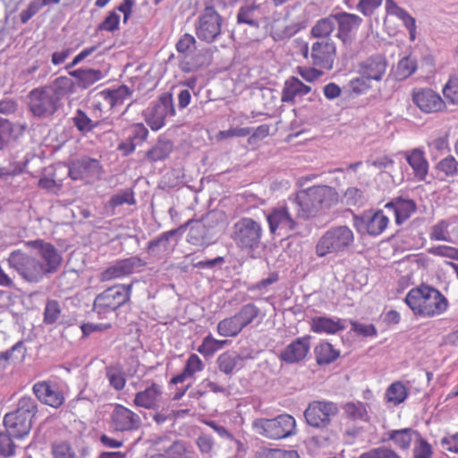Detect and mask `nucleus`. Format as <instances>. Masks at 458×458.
<instances>
[{
  "instance_id": "nucleus-1",
  "label": "nucleus",
  "mask_w": 458,
  "mask_h": 458,
  "mask_svg": "<svg viewBox=\"0 0 458 458\" xmlns=\"http://www.w3.org/2000/svg\"><path fill=\"white\" fill-rule=\"evenodd\" d=\"M35 248L33 254L20 250H13L7 258V263L18 275L30 284H38L45 276L57 272L63 259L56 248L41 240L29 242Z\"/></svg>"
},
{
  "instance_id": "nucleus-2",
  "label": "nucleus",
  "mask_w": 458,
  "mask_h": 458,
  "mask_svg": "<svg viewBox=\"0 0 458 458\" xmlns=\"http://www.w3.org/2000/svg\"><path fill=\"white\" fill-rule=\"evenodd\" d=\"M337 191L327 185L312 186L299 191L289 201L296 208V217L307 220L321 210L328 209L338 203Z\"/></svg>"
},
{
  "instance_id": "nucleus-3",
  "label": "nucleus",
  "mask_w": 458,
  "mask_h": 458,
  "mask_svg": "<svg viewBox=\"0 0 458 458\" xmlns=\"http://www.w3.org/2000/svg\"><path fill=\"white\" fill-rule=\"evenodd\" d=\"M404 301L415 315L424 317L439 315L448 305L446 298L438 290L424 284L410 290Z\"/></svg>"
},
{
  "instance_id": "nucleus-4",
  "label": "nucleus",
  "mask_w": 458,
  "mask_h": 458,
  "mask_svg": "<svg viewBox=\"0 0 458 458\" xmlns=\"http://www.w3.org/2000/svg\"><path fill=\"white\" fill-rule=\"evenodd\" d=\"M263 233L259 222L245 216L233 224L231 238L238 249L253 257L254 253L263 247Z\"/></svg>"
},
{
  "instance_id": "nucleus-5",
  "label": "nucleus",
  "mask_w": 458,
  "mask_h": 458,
  "mask_svg": "<svg viewBox=\"0 0 458 458\" xmlns=\"http://www.w3.org/2000/svg\"><path fill=\"white\" fill-rule=\"evenodd\" d=\"M354 242V234L346 225L335 226L328 229L318 239L316 254L323 258L328 254L337 255L347 251Z\"/></svg>"
},
{
  "instance_id": "nucleus-6",
  "label": "nucleus",
  "mask_w": 458,
  "mask_h": 458,
  "mask_svg": "<svg viewBox=\"0 0 458 458\" xmlns=\"http://www.w3.org/2000/svg\"><path fill=\"white\" fill-rule=\"evenodd\" d=\"M252 428L257 434L276 440L294 435L296 423L293 416L280 414L274 419H256L252 421Z\"/></svg>"
},
{
  "instance_id": "nucleus-7",
  "label": "nucleus",
  "mask_w": 458,
  "mask_h": 458,
  "mask_svg": "<svg viewBox=\"0 0 458 458\" xmlns=\"http://www.w3.org/2000/svg\"><path fill=\"white\" fill-rule=\"evenodd\" d=\"M223 216L220 213L208 212L192 226L189 233L191 242L208 246L216 242L223 230Z\"/></svg>"
},
{
  "instance_id": "nucleus-8",
  "label": "nucleus",
  "mask_w": 458,
  "mask_h": 458,
  "mask_svg": "<svg viewBox=\"0 0 458 458\" xmlns=\"http://www.w3.org/2000/svg\"><path fill=\"white\" fill-rule=\"evenodd\" d=\"M131 284H118L98 294L93 302V310L105 315L116 310L130 300Z\"/></svg>"
},
{
  "instance_id": "nucleus-9",
  "label": "nucleus",
  "mask_w": 458,
  "mask_h": 458,
  "mask_svg": "<svg viewBox=\"0 0 458 458\" xmlns=\"http://www.w3.org/2000/svg\"><path fill=\"white\" fill-rule=\"evenodd\" d=\"M339 413L337 404L331 401H313L305 409L303 415L306 423L316 429H327L332 420Z\"/></svg>"
},
{
  "instance_id": "nucleus-10",
  "label": "nucleus",
  "mask_w": 458,
  "mask_h": 458,
  "mask_svg": "<svg viewBox=\"0 0 458 458\" xmlns=\"http://www.w3.org/2000/svg\"><path fill=\"white\" fill-rule=\"evenodd\" d=\"M269 232L273 235L286 234L291 236L299 233V223L296 221L287 205L277 206L266 213Z\"/></svg>"
},
{
  "instance_id": "nucleus-11",
  "label": "nucleus",
  "mask_w": 458,
  "mask_h": 458,
  "mask_svg": "<svg viewBox=\"0 0 458 458\" xmlns=\"http://www.w3.org/2000/svg\"><path fill=\"white\" fill-rule=\"evenodd\" d=\"M302 55L305 58L310 56L311 64L321 70L330 71L336 56V46L332 39L316 40L310 49L306 43L302 47Z\"/></svg>"
},
{
  "instance_id": "nucleus-12",
  "label": "nucleus",
  "mask_w": 458,
  "mask_h": 458,
  "mask_svg": "<svg viewBox=\"0 0 458 458\" xmlns=\"http://www.w3.org/2000/svg\"><path fill=\"white\" fill-rule=\"evenodd\" d=\"M222 16L214 6H206L198 18L195 26L196 36L206 43L216 41L222 32Z\"/></svg>"
},
{
  "instance_id": "nucleus-13",
  "label": "nucleus",
  "mask_w": 458,
  "mask_h": 458,
  "mask_svg": "<svg viewBox=\"0 0 458 458\" xmlns=\"http://www.w3.org/2000/svg\"><path fill=\"white\" fill-rule=\"evenodd\" d=\"M103 167L100 162L89 157H82L72 161L69 165V177L73 181L92 183L100 179Z\"/></svg>"
},
{
  "instance_id": "nucleus-14",
  "label": "nucleus",
  "mask_w": 458,
  "mask_h": 458,
  "mask_svg": "<svg viewBox=\"0 0 458 458\" xmlns=\"http://www.w3.org/2000/svg\"><path fill=\"white\" fill-rule=\"evenodd\" d=\"M59 106L60 98L54 89H34L29 94V106L32 114H54Z\"/></svg>"
},
{
  "instance_id": "nucleus-15",
  "label": "nucleus",
  "mask_w": 458,
  "mask_h": 458,
  "mask_svg": "<svg viewBox=\"0 0 458 458\" xmlns=\"http://www.w3.org/2000/svg\"><path fill=\"white\" fill-rule=\"evenodd\" d=\"M353 224L360 233H367L370 236H378L387 227L389 218L382 210H370L364 212L360 216H355L353 217Z\"/></svg>"
},
{
  "instance_id": "nucleus-16",
  "label": "nucleus",
  "mask_w": 458,
  "mask_h": 458,
  "mask_svg": "<svg viewBox=\"0 0 458 458\" xmlns=\"http://www.w3.org/2000/svg\"><path fill=\"white\" fill-rule=\"evenodd\" d=\"M147 262L138 256H131L114 261L100 274L101 281H109L131 276L141 271Z\"/></svg>"
},
{
  "instance_id": "nucleus-17",
  "label": "nucleus",
  "mask_w": 458,
  "mask_h": 458,
  "mask_svg": "<svg viewBox=\"0 0 458 458\" xmlns=\"http://www.w3.org/2000/svg\"><path fill=\"white\" fill-rule=\"evenodd\" d=\"M334 19L335 26L337 25L336 38L341 40L343 47L347 51L353 42L352 32L360 28L362 19L357 14L347 12L334 13ZM344 55H348V53L345 52Z\"/></svg>"
},
{
  "instance_id": "nucleus-18",
  "label": "nucleus",
  "mask_w": 458,
  "mask_h": 458,
  "mask_svg": "<svg viewBox=\"0 0 458 458\" xmlns=\"http://www.w3.org/2000/svg\"><path fill=\"white\" fill-rule=\"evenodd\" d=\"M112 426L116 431H133L141 426L139 414L122 404H115L111 413Z\"/></svg>"
},
{
  "instance_id": "nucleus-19",
  "label": "nucleus",
  "mask_w": 458,
  "mask_h": 458,
  "mask_svg": "<svg viewBox=\"0 0 458 458\" xmlns=\"http://www.w3.org/2000/svg\"><path fill=\"white\" fill-rule=\"evenodd\" d=\"M310 335L298 337L287 344L278 358L286 364H296L304 360L310 350Z\"/></svg>"
},
{
  "instance_id": "nucleus-20",
  "label": "nucleus",
  "mask_w": 458,
  "mask_h": 458,
  "mask_svg": "<svg viewBox=\"0 0 458 458\" xmlns=\"http://www.w3.org/2000/svg\"><path fill=\"white\" fill-rule=\"evenodd\" d=\"M412 100L414 104L424 113L442 112L445 108V101L441 96L428 88L413 90Z\"/></svg>"
},
{
  "instance_id": "nucleus-21",
  "label": "nucleus",
  "mask_w": 458,
  "mask_h": 458,
  "mask_svg": "<svg viewBox=\"0 0 458 458\" xmlns=\"http://www.w3.org/2000/svg\"><path fill=\"white\" fill-rule=\"evenodd\" d=\"M267 4H249L241 6L237 12L238 24H246L252 29H259L262 21L267 20Z\"/></svg>"
},
{
  "instance_id": "nucleus-22",
  "label": "nucleus",
  "mask_w": 458,
  "mask_h": 458,
  "mask_svg": "<svg viewBox=\"0 0 458 458\" xmlns=\"http://www.w3.org/2000/svg\"><path fill=\"white\" fill-rule=\"evenodd\" d=\"M385 208L393 210L395 224L401 225L416 212L417 204L411 199L398 196L388 201Z\"/></svg>"
},
{
  "instance_id": "nucleus-23",
  "label": "nucleus",
  "mask_w": 458,
  "mask_h": 458,
  "mask_svg": "<svg viewBox=\"0 0 458 458\" xmlns=\"http://www.w3.org/2000/svg\"><path fill=\"white\" fill-rule=\"evenodd\" d=\"M33 392L40 402L54 408H57L64 403V397L63 394L56 385H52L50 382L36 383L33 386Z\"/></svg>"
},
{
  "instance_id": "nucleus-24",
  "label": "nucleus",
  "mask_w": 458,
  "mask_h": 458,
  "mask_svg": "<svg viewBox=\"0 0 458 458\" xmlns=\"http://www.w3.org/2000/svg\"><path fill=\"white\" fill-rule=\"evenodd\" d=\"M32 421L13 411L8 412L4 417V426L6 433L13 436L16 439H21L28 436L31 428Z\"/></svg>"
},
{
  "instance_id": "nucleus-25",
  "label": "nucleus",
  "mask_w": 458,
  "mask_h": 458,
  "mask_svg": "<svg viewBox=\"0 0 458 458\" xmlns=\"http://www.w3.org/2000/svg\"><path fill=\"white\" fill-rule=\"evenodd\" d=\"M62 310L63 308L58 301L52 299L47 300L43 312V323L45 325L59 323L68 326L76 323L77 318L74 315L66 318L65 315L62 314Z\"/></svg>"
},
{
  "instance_id": "nucleus-26",
  "label": "nucleus",
  "mask_w": 458,
  "mask_h": 458,
  "mask_svg": "<svg viewBox=\"0 0 458 458\" xmlns=\"http://www.w3.org/2000/svg\"><path fill=\"white\" fill-rule=\"evenodd\" d=\"M25 123H13L0 116V151L6 149L12 141L16 140L26 130Z\"/></svg>"
},
{
  "instance_id": "nucleus-27",
  "label": "nucleus",
  "mask_w": 458,
  "mask_h": 458,
  "mask_svg": "<svg viewBox=\"0 0 458 458\" xmlns=\"http://www.w3.org/2000/svg\"><path fill=\"white\" fill-rule=\"evenodd\" d=\"M386 61L381 55H371L360 64V73L367 79L380 81L386 72Z\"/></svg>"
},
{
  "instance_id": "nucleus-28",
  "label": "nucleus",
  "mask_w": 458,
  "mask_h": 458,
  "mask_svg": "<svg viewBox=\"0 0 458 458\" xmlns=\"http://www.w3.org/2000/svg\"><path fill=\"white\" fill-rule=\"evenodd\" d=\"M345 329L344 320L328 317H314L310 320V330L314 333L335 335Z\"/></svg>"
},
{
  "instance_id": "nucleus-29",
  "label": "nucleus",
  "mask_w": 458,
  "mask_h": 458,
  "mask_svg": "<svg viewBox=\"0 0 458 458\" xmlns=\"http://www.w3.org/2000/svg\"><path fill=\"white\" fill-rule=\"evenodd\" d=\"M404 156L416 178L420 181L425 180L428 174V163L424 157V152L419 148H414L411 151H406Z\"/></svg>"
},
{
  "instance_id": "nucleus-30",
  "label": "nucleus",
  "mask_w": 458,
  "mask_h": 458,
  "mask_svg": "<svg viewBox=\"0 0 458 458\" xmlns=\"http://www.w3.org/2000/svg\"><path fill=\"white\" fill-rule=\"evenodd\" d=\"M161 394L160 386L156 383H152L149 387L135 394L133 403L145 409H155L157 406V399Z\"/></svg>"
},
{
  "instance_id": "nucleus-31",
  "label": "nucleus",
  "mask_w": 458,
  "mask_h": 458,
  "mask_svg": "<svg viewBox=\"0 0 458 458\" xmlns=\"http://www.w3.org/2000/svg\"><path fill=\"white\" fill-rule=\"evenodd\" d=\"M335 30L334 13L318 19L310 29V37L316 40L331 39V35Z\"/></svg>"
},
{
  "instance_id": "nucleus-32",
  "label": "nucleus",
  "mask_w": 458,
  "mask_h": 458,
  "mask_svg": "<svg viewBox=\"0 0 458 458\" xmlns=\"http://www.w3.org/2000/svg\"><path fill=\"white\" fill-rule=\"evenodd\" d=\"M69 74L75 79L76 87L81 89H88L104 77L98 69H77Z\"/></svg>"
},
{
  "instance_id": "nucleus-33",
  "label": "nucleus",
  "mask_w": 458,
  "mask_h": 458,
  "mask_svg": "<svg viewBox=\"0 0 458 458\" xmlns=\"http://www.w3.org/2000/svg\"><path fill=\"white\" fill-rule=\"evenodd\" d=\"M387 436L388 439L392 440L398 448L407 450L410 448L412 440L419 439L420 434L411 428H405L390 430Z\"/></svg>"
},
{
  "instance_id": "nucleus-34",
  "label": "nucleus",
  "mask_w": 458,
  "mask_h": 458,
  "mask_svg": "<svg viewBox=\"0 0 458 458\" xmlns=\"http://www.w3.org/2000/svg\"><path fill=\"white\" fill-rule=\"evenodd\" d=\"M243 358L235 353L225 352L220 354L216 360L218 369L225 375H232L235 370L242 368Z\"/></svg>"
},
{
  "instance_id": "nucleus-35",
  "label": "nucleus",
  "mask_w": 458,
  "mask_h": 458,
  "mask_svg": "<svg viewBox=\"0 0 458 458\" xmlns=\"http://www.w3.org/2000/svg\"><path fill=\"white\" fill-rule=\"evenodd\" d=\"M177 233L176 229L162 233L148 243L147 251L151 256H159L169 250L170 240Z\"/></svg>"
},
{
  "instance_id": "nucleus-36",
  "label": "nucleus",
  "mask_w": 458,
  "mask_h": 458,
  "mask_svg": "<svg viewBox=\"0 0 458 458\" xmlns=\"http://www.w3.org/2000/svg\"><path fill=\"white\" fill-rule=\"evenodd\" d=\"M174 145L169 140L159 139L157 142L145 153V158L150 162L165 160L173 151Z\"/></svg>"
},
{
  "instance_id": "nucleus-37",
  "label": "nucleus",
  "mask_w": 458,
  "mask_h": 458,
  "mask_svg": "<svg viewBox=\"0 0 458 458\" xmlns=\"http://www.w3.org/2000/svg\"><path fill=\"white\" fill-rule=\"evenodd\" d=\"M316 361L318 365H328L334 362L340 355L339 351L334 349L329 343H320L314 349Z\"/></svg>"
},
{
  "instance_id": "nucleus-38",
  "label": "nucleus",
  "mask_w": 458,
  "mask_h": 458,
  "mask_svg": "<svg viewBox=\"0 0 458 458\" xmlns=\"http://www.w3.org/2000/svg\"><path fill=\"white\" fill-rule=\"evenodd\" d=\"M345 417L352 420L368 421L367 404L361 402H348L342 407Z\"/></svg>"
},
{
  "instance_id": "nucleus-39",
  "label": "nucleus",
  "mask_w": 458,
  "mask_h": 458,
  "mask_svg": "<svg viewBox=\"0 0 458 458\" xmlns=\"http://www.w3.org/2000/svg\"><path fill=\"white\" fill-rule=\"evenodd\" d=\"M418 69L417 58L411 55L402 57L396 66L395 75L400 81L411 76Z\"/></svg>"
},
{
  "instance_id": "nucleus-40",
  "label": "nucleus",
  "mask_w": 458,
  "mask_h": 458,
  "mask_svg": "<svg viewBox=\"0 0 458 458\" xmlns=\"http://www.w3.org/2000/svg\"><path fill=\"white\" fill-rule=\"evenodd\" d=\"M243 329L236 315L221 320L217 325V332L225 337H233Z\"/></svg>"
},
{
  "instance_id": "nucleus-41",
  "label": "nucleus",
  "mask_w": 458,
  "mask_h": 458,
  "mask_svg": "<svg viewBox=\"0 0 458 458\" xmlns=\"http://www.w3.org/2000/svg\"><path fill=\"white\" fill-rule=\"evenodd\" d=\"M442 93L448 104L458 108V70L449 76Z\"/></svg>"
},
{
  "instance_id": "nucleus-42",
  "label": "nucleus",
  "mask_w": 458,
  "mask_h": 458,
  "mask_svg": "<svg viewBox=\"0 0 458 458\" xmlns=\"http://www.w3.org/2000/svg\"><path fill=\"white\" fill-rule=\"evenodd\" d=\"M106 377L109 386L115 391H122L126 384V377L122 368L108 366L106 368Z\"/></svg>"
},
{
  "instance_id": "nucleus-43",
  "label": "nucleus",
  "mask_w": 458,
  "mask_h": 458,
  "mask_svg": "<svg viewBox=\"0 0 458 458\" xmlns=\"http://www.w3.org/2000/svg\"><path fill=\"white\" fill-rule=\"evenodd\" d=\"M408 396V391L404 385L399 381L391 384L386 391V398L387 402L394 405L400 404Z\"/></svg>"
},
{
  "instance_id": "nucleus-44",
  "label": "nucleus",
  "mask_w": 458,
  "mask_h": 458,
  "mask_svg": "<svg viewBox=\"0 0 458 458\" xmlns=\"http://www.w3.org/2000/svg\"><path fill=\"white\" fill-rule=\"evenodd\" d=\"M105 101L111 106L122 105L124 99L130 96L131 91L125 85L120 86L116 89L105 90L102 92Z\"/></svg>"
},
{
  "instance_id": "nucleus-45",
  "label": "nucleus",
  "mask_w": 458,
  "mask_h": 458,
  "mask_svg": "<svg viewBox=\"0 0 458 458\" xmlns=\"http://www.w3.org/2000/svg\"><path fill=\"white\" fill-rule=\"evenodd\" d=\"M260 310L253 303L243 305L235 314L242 327L244 328L251 324L259 315Z\"/></svg>"
},
{
  "instance_id": "nucleus-46",
  "label": "nucleus",
  "mask_w": 458,
  "mask_h": 458,
  "mask_svg": "<svg viewBox=\"0 0 458 458\" xmlns=\"http://www.w3.org/2000/svg\"><path fill=\"white\" fill-rule=\"evenodd\" d=\"M124 204H136V199L132 189L120 190L117 193L114 194L107 202V205L112 208H115Z\"/></svg>"
},
{
  "instance_id": "nucleus-47",
  "label": "nucleus",
  "mask_w": 458,
  "mask_h": 458,
  "mask_svg": "<svg viewBox=\"0 0 458 458\" xmlns=\"http://www.w3.org/2000/svg\"><path fill=\"white\" fill-rule=\"evenodd\" d=\"M13 412L22 417L26 416L32 421V418L37 413V403L31 397L23 396L19 400L17 408Z\"/></svg>"
},
{
  "instance_id": "nucleus-48",
  "label": "nucleus",
  "mask_w": 458,
  "mask_h": 458,
  "mask_svg": "<svg viewBox=\"0 0 458 458\" xmlns=\"http://www.w3.org/2000/svg\"><path fill=\"white\" fill-rule=\"evenodd\" d=\"M16 439L13 436L6 432H0V455L4 458H10L16 454L18 445L14 443Z\"/></svg>"
},
{
  "instance_id": "nucleus-49",
  "label": "nucleus",
  "mask_w": 458,
  "mask_h": 458,
  "mask_svg": "<svg viewBox=\"0 0 458 458\" xmlns=\"http://www.w3.org/2000/svg\"><path fill=\"white\" fill-rule=\"evenodd\" d=\"M174 106L171 94H163L156 102L151 114H174Z\"/></svg>"
},
{
  "instance_id": "nucleus-50",
  "label": "nucleus",
  "mask_w": 458,
  "mask_h": 458,
  "mask_svg": "<svg viewBox=\"0 0 458 458\" xmlns=\"http://www.w3.org/2000/svg\"><path fill=\"white\" fill-rule=\"evenodd\" d=\"M301 81L296 77H291L284 83L282 92V101H293L295 97H300Z\"/></svg>"
},
{
  "instance_id": "nucleus-51",
  "label": "nucleus",
  "mask_w": 458,
  "mask_h": 458,
  "mask_svg": "<svg viewBox=\"0 0 458 458\" xmlns=\"http://www.w3.org/2000/svg\"><path fill=\"white\" fill-rule=\"evenodd\" d=\"M226 341H219L214 339L211 335H208L203 339L202 344L199 346L198 352L204 356H211L220 350Z\"/></svg>"
},
{
  "instance_id": "nucleus-52",
  "label": "nucleus",
  "mask_w": 458,
  "mask_h": 458,
  "mask_svg": "<svg viewBox=\"0 0 458 458\" xmlns=\"http://www.w3.org/2000/svg\"><path fill=\"white\" fill-rule=\"evenodd\" d=\"M389 4H393V6L394 7V12L393 13L403 21L405 28L408 30H416L415 19L405 9L398 6L394 0H386V5L388 10Z\"/></svg>"
},
{
  "instance_id": "nucleus-53",
  "label": "nucleus",
  "mask_w": 458,
  "mask_h": 458,
  "mask_svg": "<svg viewBox=\"0 0 458 458\" xmlns=\"http://www.w3.org/2000/svg\"><path fill=\"white\" fill-rule=\"evenodd\" d=\"M255 458H300L295 450L264 449L256 454Z\"/></svg>"
},
{
  "instance_id": "nucleus-54",
  "label": "nucleus",
  "mask_w": 458,
  "mask_h": 458,
  "mask_svg": "<svg viewBox=\"0 0 458 458\" xmlns=\"http://www.w3.org/2000/svg\"><path fill=\"white\" fill-rule=\"evenodd\" d=\"M449 223L445 220H441L432 226L429 237L433 241L451 242V237L448 235Z\"/></svg>"
},
{
  "instance_id": "nucleus-55",
  "label": "nucleus",
  "mask_w": 458,
  "mask_h": 458,
  "mask_svg": "<svg viewBox=\"0 0 458 458\" xmlns=\"http://www.w3.org/2000/svg\"><path fill=\"white\" fill-rule=\"evenodd\" d=\"M15 352H21V355L25 354V348L22 341L17 342L10 349L0 352V372H3L8 366L11 358Z\"/></svg>"
},
{
  "instance_id": "nucleus-56",
  "label": "nucleus",
  "mask_w": 458,
  "mask_h": 458,
  "mask_svg": "<svg viewBox=\"0 0 458 458\" xmlns=\"http://www.w3.org/2000/svg\"><path fill=\"white\" fill-rule=\"evenodd\" d=\"M432 445L420 436L419 439L415 440V445L413 448V458H432Z\"/></svg>"
},
{
  "instance_id": "nucleus-57",
  "label": "nucleus",
  "mask_w": 458,
  "mask_h": 458,
  "mask_svg": "<svg viewBox=\"0 0 458 458\" xmlns=\"http://www.w3.org/2000/svg\"><path fill=\"white\" fill-rule=\"evenodd\" d=\"M344 199L349 206H361L365 201L363 191L355 187H350L345 191Z\"/></svg>"
},
{
  "instance_id": "nucleus-58",
  "label": "nucleus",
  "mask_w": 458,
  "mask_h": 458,
  "mask_svg": "<svg viewBox=\"0 0 458 458\" xmlns=\"http://www.w3.org/2000/svg\"><path fill=\"white\" fill-rule=\"evenodd\" d=\"M73 124L83 134L91 131L100 124L99 121H92L89 116H73Z\"/></svg>"
},
{
  "instance_id": "nucleus-59",
  "label": "nucleus",
  "mask_w": 458,
  "mask_h": 458,
  "mask_svg": "<svg viewBox=\"0 0 458 458\" xmlns=\"http://www.w3.org/2000/svg\"><path fill=\"white\" fill-rule=\"evenodd\" d=\"M52 454L54 458H75V453L66 442H57L52 445Z\"/></svg>"
},
{
  "instance_id": "nucleus-60",
  "label": "nucleus",
  "mask_w": 458,
  "mask_h": 458,
  "mask_svg": "<svg viewBox=\"0 0 458 458\" xmlns=\"http://www.w3.org/2000/svg\"><path fill=\"white\" fill-rule=\"evenodd\" d=\"M120 15L115 12L112 11L104 19V21L98 25V30H106L114 32L119 29Z\"/></svg>"
},
{
  "instance_id": "nucleus-61",
  "label": "nucleus",
  "mask_w": 458,
  "mask_h": 458,
  "mask_svg": "<svg viewBox=\"0 0 458 458\" xmlns=\"http://www.w3.org/2000/svg\"><path fill=\"white\" fill-rule=\"evenodd\" d=\"M437 169L446 176H454L458 173V162L452 156H448L437 164Z\"/></svg>"
},
{
  "instance_id": "nucleus-62",
  "label": "nucleus",
  "mask_w": 458,
  "mask_h": 458,
  "mask_svg": "<svg viewBox=\"0 0 458 458\" xmlns=\"http://www.w3.org/2000/svg\"><path fill=\"white\" fill-rule=\"evenodd\" d=\"M196 445L202 454L211 456L215 445L212 436L208 434L199 435L196 439Z\"/></svg>"
},
{
  "instance_id": "nucleus-63",
  "label": "nucleus",
  "mask_w": 458,
  "mask_h": 458,
  "mask_svg": "<svg viewBox=\"0 0 458 458\" xmlns=\"http://www.w3.org/2000/svg\"><path fill=\"white\" fill-rule=\"evenodd\" d=\"M369 81L370 80L367 79L363 75H361V77L352 79L349 82V90L355 95L362 94L369 89Z\"/></svg>"
},
{
  "instance_id": "nucleus-64",
  "label": "nucleus",
  "mask_w": 458,
  "mask_h": 458,
  "mask_svg": "<svg viewBox=\"0 0 458 458\" xmlns=\"http://www.w3.org/2000/svg\"><path fill=\"white\" fill-rule=\"evenodd\" d=\"M352 330L357 335L368 337L376 336L377 330L373 324H362L357 321H351Z\"/></svg>"
}]
</instances>
